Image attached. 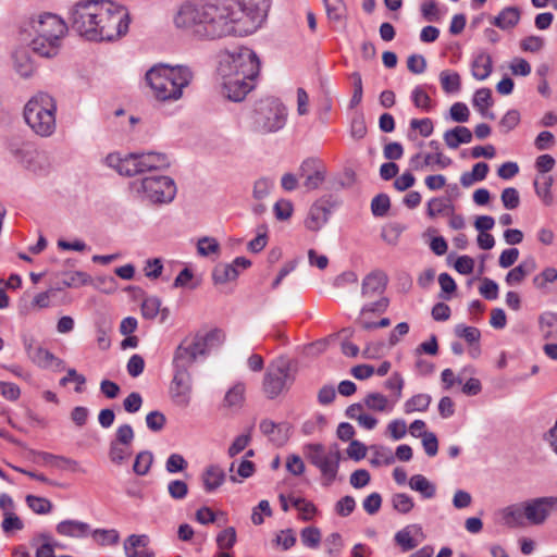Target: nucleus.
<instances>
[{"label": "nucleus", "instance_id": "22", "mask_svg": "<svg viewBox=\"0 0 557 557\" xmlns=\"http://www.w3.org/2000/svg\"><path fill=\"white\" fill-rule=\"evenodd\" d=\"M150 539L147 534H132L124 541L126 557H154V553L147 548Z\"/></svg>", "mask_w": 557, "mask_h": 557}, {"label": "nucleus", "instance_id": "15", "mask_svg": "<svg viewBox=\"0 0 557 557\" xmlns=\"http://www.w3.org/2000/svg\"><path fill=\"white\" fill-rule=\"evenodd\" d=\"M22 343L27 358L38 368L53 371L65 369L64 361L44 348L35 337L23 335Z\"/></svg>", "mask_w": 557, "mask_h": 557}, {"label": "nucleus", "instance_id": "44", "mask_svg": "<svg viewBox=\"0 0 557 557\" xmlns=\"http://www.w3.org/2000/svg\"><path fill=\"white\" fill-rule=\"evenodd\" d=\"M89 535L100 546H113L120 541V533L115 529H90Z\"/></svg>", "mask_w": 557, "mask_h": 557}, {"label": "nucleus", "instance_id": "45", "mask_svg": "<svg viewBox=\"0 0 557 557\" xmlns=\"http://www.w3.org/2000/svg\"><path fill=\"white\" fill-rule=\"evenodd\" d=\"M290 504L299 511V518L302 521H310L315 516L318 509L315 505L302 497L289 496Z\"/></svg>", "mask_w": 557, "mask_h": 557}, {"label": "nucleus", "instance_id": "36", "mask_svg": "<svg viewBox=\"0 0 557 557\" xmlns=\"http://www.w3.org/2000/svg\"><path fill=\"white\" fill-rule=\"evenodd\" d=\"M553 183L554 178L552 175H537L533 182L535 194L545 206H552L554 202L552 194Z\"/></svg>", "mask_w": 557, "mask_h": 557}, {"label": "nucleus", "instance_id": "23", "mask_svg": "<svg viewBox=\"0 0 557 557\" xmlns=\"http://www.w3.org/2000/svg\"><path fill=\"white\" fill-rule=\"evenodd\" d=\"M521 20V10L518 7H505L496 16L490 17V23L502 29L511 30L513 29Z\"/></svg>", "mask_w": 557, "mask_h": 557}, {"label": "nucleus", "instance_id": "35", "mask_svg": "<svg viewBox=\"0 0 557 557\" xmlns=\"http://www.w3.org/2000/svg\"><path fill=\"white\" fill-rule=\"evenodd\" d=\"M472 104L483 117L495 120V114L488 111V108L493 104L492 91L490 88L484 87L478 89L473 96Z\"/></svg>", "mask_w": 557, "mask_h": 557}, {"label": "nucleus", "instance_id": "63", "mask_svg": "<svg viewBox=\"0 0 557 557\" xmlns=\"http://www.w3.org/2000/svg\"><path fill=\"white\" fill-rule=\"evenodd\" d=\"M273 187V181L267 177L257 180L253 184L252 196L256 200L264 199Z\"/></svg>", "mask_w": 557, "mask_h": 557}, {"label": "nucleus", "instance_id": "10", "mask_svg": "<svg viewBox=\"0 0 557 557\" xmlns=\"http://www.w3.org/2000/svg\"><path fill=\"white\" fill-rule=\"evenodd\" d=\"M305 457L318 468L323 479V485L330 486L337 476L342 459L337 445L325 448L322 444H308L304 447Z\"/></svg>", "mask_w": 557, "mask_h": 557}, {"label": "nucleus", "instance_id": "55", "mask_svg": "<svg viewBox=\"0 0 557 557\" xmlns=\"http://www.w3.org/2000/svg\"><path fill=\"white\" fill-rule=\"evenodd\" d=\"M447 211L453 212L454 208L443 198L435 197L428 202L426 212L430 218H435L440 214L446 213Z\"/></svg>", "mask_w": 557, "mask_h": 557}, {"label": "nucleus", "instance_id": "7", "mask_svg": "<svg viewBox=\"0 0 557 557\" xmlns=\"http://www.w3.org/2000/svg\"><path fill=\"white\" fill-rule=\"evenodd\" d=\"M97 24V34L91 41H112L127 33L128 11L110 0H101Z\"/></svg>", "mask_w": 557, "mask_h": 557}, {"label": "nucleus", "instance_id": "13", "mask_svg": "<svg viewBox=\"0 0 557 557\" xmlns=\"http://www.w3.org/2000/svg\"><path fill=\"white\" fill-rule=\"evenodd\" d=\"M173 24L176 29L205 40V3L185 2L173 14Z\"/></svg>", "mask_w": 557, "mask_h": 557}, {"label": "nucleus", "instance_id": "26", "mask_svg": "<svg viewBox=\"0 0 557 557\" xmlns=\"http://www.w3.org/2000/svg\"><path fill=\"white\" fill-rule=\"evenodd\" d=\"M523 503L522 504H513L500 509L497 515L499 521L509 528H517L524 524L525 515Z\"/></svg>", "mask_w": 557, "mask_h": 557}, {"label": "nucleus", "instance_id": "47", "mask_svg": "<svg viewBox=\"0 0 557 557\" xmlns=\"http://www.w3.org/2000/svg\"><path fill=\"white\" fill-rule=\"evenodd\" d=\"M221 246L214 237L205 236L197 242V252L201 257L219 256Z\"/></svg>", "mask_w": 557, "mask_h": 557}, {"label": "nucleus", "instance_id": "25", "mask_svg": "<svg viewBox=\"0 0 557 557\" xmlns=\"http://www.w3.org/2000/svg\"><path fill=\"white\" fill-rule=\"evenodd\" d=\"M55 530L62 536L83 539L89 535L90 525L79 520L67 519L59 522Z\"/></svg>", "mask_w": 557, "mask_h": 557}, {"label": "nucleus", "instance_id": "19", "mask_svg": "<svg viewBox=\"0 0 557 557\" xmlns=\"http://www.w3.org/2000/svg\"><path fill=\"white\" fill-rule=\"evenodd\" d=\"M299 177L304 180L302 185L307 190H314L325 180V166L317 158H308L299 166Z\"/></svg>", "mask_w": 557, "mask_h": 557}, {"label": "nucleus", "instance_id": "11", "mask_svg": "<svg viewBox=\"0 0 557 557\" xmlns=\"http://www.w3.org/2000/svg\"><path fill=\"white\" fill-rule=\"evenodd\" d=\"M133 189L151 203H170L176 195V185L173 178L165 175L144 177L132 183Z\"/></svg>", "mask_w": 557, "mask_h": 557}, {"label": "nucleus", "instance_id": "16", "mask_svg": "<svg viewBox=\"0 0 557 557\" xmlns=\"http://www.w3.org/2000/svg\"><path fill=\"white\" fill-rule=\"evenodd\" d=\"M525 520L532 525L543 524L553 509L557 508V496H546L523 503Z\"/></svg>", "mask_w": 557, "mask_h": 557}, {"label": "nucleus", "instance_id": "64", "mask_svg": "<svg viewBox=\"0 0 557 557\" xmlns=\"http://www.w3.org/2000/svg\"><path fill=\"white\" fill-rule=\"evenodd\" d=\"M161 307V300L158 297H147L141 305V312L146 319H154Z\"/></svg>", "mask_w": 557, "mask_h": 557}, {"label": "nucleus", "instance_id": "17", "mask_svg": "<svg viewBox=\"0 0 557 557\" xmlns=\"http://www.w3.org/2000/svg\"><path fill=\"white\" fill-rule=\"evenodd\" d=\"M106 163L123 176L131 177L143 174L139 152L128 153L124 157L116 152L110 153L106 158Z\"/></svg>", "mask_w": 557, "mask_h": 557}, {"label": "nucleus", "instance_id": "56", "mask_svg": "<svg viewBox=\"0 0 557 557\" xmlns=\"http://www.w3.org/2000/svg\"><path fill=\"white\" fill-rule=\"evenodd\" d=\"M393 508L399 513H408L414 506L413 499L405 493H396L392 496Z\"/></svg>", "mask_w": 557, "mask_h": 557}, {"label": "nucleus", "instance_id": "28", "mask_svg": "<svg viewBox=\"0 0 557 557\" xmlns=\"http://www.w3.org/2000/svg\"><path fill=\"white\" fill-rule=\"evenodd\" d=\"M493 61L492 57L485 52L480 51L473 55L471 62V74L478 81H485L492 73Z\"/></svg>", "mask_w": 557, "mask_h": 557}, {"label": "nucleus", "instance_id": "29", "mask_svg": "<svg viewBox=\"0 0 557 557\" xmlns=\"http://www.w3.org/2000/svg\"><path fill=\"white\" fill-rule=\"evenodd\" d=\"M330 210L320 202L311 206L308 216L305 220V226L312 232H318L326 224Z\"/></svg>", "mask_w": 557, "mask_h": 557}, {"label": "nucleus", "instance_id": "50", "mask_svg": "<svg viewBox=\"0 0 557 557\" xmlns=\"http://www.w3.org/2000/svg\"><path fill=\"white\" fill-rule=\"evenodd\" d=\"M153 462V455L149 450H143L137 454L134 465H133V471L137 475H146Z\"/></svg>", "mask_w": 557, "mask_h": 557}, {"label": "nucleus", "instance_id": "54", "mask_svg": "<svg viewBox=\"0 0 557 557\" xmlns=\"http://www.w3.org/2000/svg\"><path fill=\"white\" fill-rule=\"evenodd\" d=\"M455 334L456 336L463 338L470 345L479 343L481 338V332L479 329L465 324H457L455 326Z\"/></svg>", "mask_w": 557, "mask_h": 557}, {"label": "nucleus", "instance_id": "52", "mask_svg": "<svg viewBox=\"0 0 557 557\" xmlns=\"http://www.w3.org/2000/svg\"><path fill=\"white\" fill-rule=\"evenodd\" d=\"M237 541L236 530L228 527L218 533L215 542L220 550H228L234 547Z\"/></svg>", "mask_w": 557, "mask_h": 557}, {"label": "nucleus", "instance_id": "41", "mask_svg": "<svg viewBox=\"0 0 557 557\" xmlns=\"http://www.w3.org/2000/svg\"><path fill=\"white\" fill-rule=\"evenodd\" d=\"M411 490L419 492L424 498H433L436 494L435 485L422 474H414L409 480Z\"/></svg>", "mask_w": 557, "mask_h": 557}, {"label": "nucleus", "instance_id": "14", "mask_svg": "<svg viewBox=\"0 0 557 557\" xmlns=\"http://www.w3.org/2000/svg\"><path fill=\"white\" fill-rule=\"evenodd\" d=\"M290 371V361L283 357L269 364L262 384L268 398L273 399L277 397L293 384L295 377Z\"/></svg>", "mask_w": 557, "mask_h": 557}, {"label": "nucleus", "instance_id": "27", "mask_svg": "<svg viewBox=\"0 0 557 557\" xmlns=\"http://www.w3.org/2000/svg\"><path fill=\"white\" fill-rule=\"evenodd\" d=\"M13 66L15 72L23 78L30 77L35 72V63L25 47H21L13 52Z\"/></svg>", "mask_w": 557, "mask_h": 557}, {"label": "nucleus", "instance_id": "6", "mask_svg": "<svg viewBox=\"0 0 557 557\" xmlns=\"http://www.w3.org/2000/svg\"><path fill=\"white\" fill-rule=\"evenodd\" d=\"M223 337L220 330H212L206 334L196 333L184 337L173 352V369L189 371L194 363L207 357L209 345L213 342L221 343Z\"/></svg>", "mask_w": 557, "mask_h": 557}, {"label": "nucleus", "instance_id": "4", "mask_svg": "<svg viewBox=\"0 0 557 557\" xmlns=\"http://www.w3.org/2000/svg\"><path fill=\"white\" fill-rule=\"evenodd\" d=\"M194 73L187 65H169L164 63L152 66L146 73V82L153 96L161 101H176L183 90L193 81Z\"/></svg>", "mask_w": 557, "mask_h": 557}, {"label": "nucleus", "instance_id": "38", "mask_svg": "<svg viewBox=\"0 0 557 557\" xmlns=\"http://www.w3.org/2000/svg\"><path fill=\"white\" fill-rule=\"evenodd\" d=\"M225 480V473L219 466H210L202 474L203 486L207 492L216 490Z\"/></svg>", "mask_w": 557, "mask_h": 557}, {"label": "nucleus", "instance_id": "60", "mask_svg": "<svg viewBox=\"0 0 557 557\" xmlns=\"http://www.w3.org/2000/svg\"><path fill=\"white\" fill-rule=\"evenodd\" d=\"M391 206L389 197L386 194L376 195L371 201V210L374 216H384Z\"/></svg>", "mask_w": 557, "mask_h": 557}, {"label": "nucleus", "instance_id": "24", "mask_svg": "<svg viewBox=\"0 0 557 557\" xmlns=\"http://www.w3.org/2000/svg\"><path fill=\"white\" fill-rule=\"evenodd\" d=\"M386 284V274L382 271H373L363 278L361 294L367 298L379 296L385 290Z\"/></svg>", "mask_w": 557, "mask_h": 557}, {"label": "nucleus", "instance_id": "30", "mask_svg": "<svg viewBox=\"0 0 557 557\" xmlns=\"http://www.w3.org/2000/svg\"><path fill=\"white\" fill-rule=\"evenodd\" d=\"M536 261L533 257H529L524 259L519 265L511 269L506 277L505 281L509 286L518 285L520 284L525 276L530 275L536 270Z\"/></svg>", "mask_w": 557, "mask_h": 557}, {"label": "nucleus", "instance_id": "9", "mask_svg": "<svg viewBox=\"0 0 557 557\" xmlns=\"http://www.w3.org/2000/svg\"><path fill=\"white\" fill-rule=\"evenodd\" d=\"M9 150L12 157L34 176L47 177L54 170L53 157L48 151L35 149L24 143H13Z\"/></svg>", "mask_w": 557, "mask_h": 557}, {"label": "nucleus", "instance_id": "3", "mask_svg": "<svg viewBox=\"0 0 557 557\" xmlns=\"http://www.w3.org/2000/svg\"><path fill=\"white\" fill-rule=\"evenodd\" d=\"M66 30L67 26L63 20L51 13L30 17L23 28L30 38V49L45 58H52L59 53L61 39Z\"/></svg>", "mask_w": 557, "mask_h": 557}, {"label": "nucleus", "instance_id": "8", "mask_svg": "<svg viewBox=\"0 0 557 557\" xmlns=\"http://www.w3.org/2000/svg\"><path fill=\"white\" fill-rule=\"evenodd\" d=\"M288 116L287 108L277 99H265L255 109L251 128L267 135L284 128Z\"/></svg>", "mask_w": 557, "mask_h": 557}, {"label": "nucleus", "instance_id": "37", "mask_svg": "<svg viewBox=\"0 0 557 557\" xmlns=\"http://www.w3.org/2000/svg\"><path fill=\"white\" fill-rule=\"evenodd\" d=\"M490 166L485 162H478L473 165L471 172H465L460 176V184L468 188L476 182H482L486 178Z\"/></svg>", "mask_w": 557, "mask_h": 557}, {"label": "nucleus", "instance_id": "49", "mask_svg": "<svg viewBox=\"0 0 557 557\" xmlns=\"http://www.w3.org/2000/svg\"><path fill=\"white\" fill-rule=\"evenodd\" d=\"M420 12L426 22H440L443 17V12L435 0H424L420 5Z\"/></svg>", "mask_w": 557, "mask_h": 557}, {"label": "nucleus", "instance_id": "43", "mask_svg": "<svg viewBox=\"0 0 557 557\" xmlns=\"http://www.w3.org/2000/svg\"><path fill=\"white\" fill-rule=\"evenodd\" d=\"M440 83L446 94H457L461 89L460 75L450 70H445L440 73Z\"/></svg>", "mask_w": 557, "mask_h": 557}, {"label": "nucleus", "instance_id": "48", "mask_svg": "<svg viewBox=\"0 0 557 557\" xmlns=\"http://www.w3.org/2000/svg\"><path fill=\"white\" fill-rule=\"evenodd\" d=\"M25 502L29 509L37 515H47L50 513L53 505L52 503L45 497L27 495Z\"/></svg>", "mask_w": 557, "mask_h": 557}, {"label": "nucleus", "instance_id": "46", "mask_svg": "<svg viewBox=\"0 0 557 557\" xmlns=\"http://www.w3.org/2000/svg\"><path fill=\"white\" fill-rule=\"evenodd\" d=\"M132 455L131 445L110 443L109 459L116 466L123 465Z\"/></svg>", "mask_w": 557, "mask_h": 557}, {"label": "nucleus", "instance_id": "40", "mask_svg": "<svg viewBox=\"0 0 557 557\" xmlns=\"http://www.w3.org/2000/svg\"><path fill=\"white\" fill-rule=\"evenodd\" d=\"M245 384L240 382L231 387L225 394L224 407L238 410L245 401Z\"/></svg>", "mask_w": 557, "mask_h": 557}, {"label": "nucleus", "instance_id": "20", "mask_svg": "<svg viewBox=\"0 0 557 557\" xmlns=\"http://www.w3.org/2000/svg\"><path fill=\"white\" fill-rule=\"evenodd\" d=\"M191 375L189 371L173 369L171 395L175 404L186 407L190 401Z\"/></svg>", "mask_w": 557, "mask_h": 557}, {"label": "nucleus", "instance_id": "58", "mask_svg": "<svg viewBox=\"0 0 557 557\" xmlns=\"http://www.w3.org/2000/svg\"><path fill=\"white\" fill-rule=\"evenodd\" d=\"M557 280V270L553 267L545 268L541 273L534 276L533 284L537 289H545L547 284Z\"/></svg>", "mask_w": 557, "mask_h": 557}, {"label": "nucleus", "instance_id": "39", "mask_svg": "<svg viewBox=\"0 0 557 557\" xmlns=\"http://www.w3.org/2000/svg\"><path fill=\"white\" fill-rule=\"evenodd\" d=\"M37 456L45 466H50L58 469H75L77 466V461L73 459L46 451H39L37 453Z\"/></svg>", "mask_w": 557, "mask_h": 557}, {"label": "nucleus", "instance_id": "31", "mask_svg": "<svg viewBox=\"0 0 557 557\" xmlns=\"http://www.w3.org/2000/svg\"><path fill=\"white\" fill-rule=\"evenodd\" d=\"M143 173L148 171L165 170L171 165V160L161 152H140Z\"/></svg>", "mask_w": 557, "mask_h": 557}, {"label": "nucleus", "instance_id": "59", "mask_svg": "<svg viewBox=\"0 0 557 557\" xmlns=\"http://www.w3.org/2000/svg\"><path fill=\"white\" fill-rule=\"evenodd\" d=\"M519 45L521 50L535 53L544 48L545 40L541 36L531 35L522 38Z\"/></svg>", "mask_w": 557, "mask_h": 557}, {"label": "nucleus", "instance_id": "1", "mask_svg": "<svg viewBox=\"0 0 557 557\" xmlns=\"http://www.w3.org/2000/svg\"><path fill=\"white\" fill-rule=\"evenodd\" d=\"M271 0H222L205 3V40L255 33L268 16Z\"/></svg>", "mask_w": 557, "mask_h": 557}, {"label": "nucleus", "instance_id": "5", "mask_svg": "<svg viewBox=\"0 0 557 557\" xmlns=\"http://www.w3.org/2000/svg\"><path fill=\"white\" fill-rule=\"evenodd\" d=\"M27 126L37 136L51 137L57 129V101L48 92L35 94L25 104L23 111Z\"/></svg>", "mask_w": 557, "mask_h": 557}, {"label": "nucleus", "instance_id": "18", "mask_svg": "<svg viewBox=\"0 0 557 557\" xmlns=\"http://www.w3.org/2000/svg\"><path fill=\"white\" fill-rule=\"evenodd\" d=\"M251 265V261L245 257H237L231 263H218L212 270V281L214 285H223L235 281L240 270H246Z\"/></svg>", "mask_w": 557, "mask_h": 557}, {"label": "nucleus", "instance_id": "61", "mask_svg": "<svg viewBox=\"0 0 557 557\" xmlns=\"http://www.w3.org/2000/svg\"><path fill=\"white\" fill-rule=\"evenodd\" d=\"M451 159L443 152L425 153L423 157L422 165L432 166L437 165L440 169H446L451 164Z\"/></svg>", "mask_w": 557, "mask_h": 557}, {"label": "nucleus", "instance_id": "42", "mask_svg": "<svg viewBox=\"0 0 557 557\" xmlns=\"http://www.w3.org/2000/svg\"><path fill=\"white\" fill-rule=\"evenodd\" d=\"M329 21L341 23L346 17L345 0H322Z\"/></svg>", "mask_w": 557, "mask_h": 557}, {"label": "nucleus", "instance_id": "2", "mask_svg": "<svg viewBox=\"0 0 557 557\" xmlns=\"http://www.w3.org/2000/svg\"><path fill=\"white\" fill-rule=\"evenodd\" d=\"M261 61L248 47H238L219 55L218 75L222 95L233 102L243 101L258 83Z\"/></svg>", "mask_w": 557, "mask_h": 557}, {"label": "nucleus", "instance_id": "53", "mask_svg": "<svg viewBox=\"0 0 557 557\" xmlns=\"http://www.w3.org/2000/svg\"><path fill=\"white\" fill-rule=\"evenodd\" d=\"M411 100L416 108L424 112L432 110V100L421 86H417L411 92Z\"/></svg>", "mask_w": 557, "mask_h": 557}, {"label": "nucleus", "instance_id": "51", "mask_svg": "<svg viewBox=\"0 0 557 557\" xmlns=\"http://www.w3.org/2000/svg\"><path fill=\"white\" fill-rule=\"evenodd\" d=\"M431 404L429 394H417L405 403V412L425 411Z\"/></svg>", "mask_w": 557, "mask_h": 557}, {"label": "nucleus", "instance_id": "12", "mask_svg": "<svg viewBox=\"0 0 557 557\" xmlns=\"http://www.w3.org/2000/svg\"><path fill=\"white\" fill-rule=\"evenodd\" d=\"M101 0H81L70 10L69 22L71 28L79 36L91 41L97 32V18Z\"/></svg>", "mask_w": 557, "mask_h": 557}, {"label": "nucleus", "instance_id": "21", "mask_svg": "<svg viewBox=\"0 0 557 557\" xmlns=\"http://www.w3.org/2000/svg\"><path fill=\"white\" fill-rule=\"evenodd\" d=\"M259 428L262 434L277 447L285 445L289 438L290 426L288 423H275L272 420L264 419L260 422Z\"/></svg>", "mask_w": 557, "mask_h": 557}, {"label": "nucleus", "instance_id": "62", "mask_svg": "<svg viewBox=\"0 0 557 557\" xmlns=\"http://www.w3.org/2000/svg\"><path fill=\"white\" fill-rule=\"evenodd\" d=\"M500 200L503 206L508 210H515L520 205V196L516 188L507 187L502 191Z\"/></svg>", "mask_w": 557, "mask_h": 557}, {"label": "nucleus", "instance_id": "32", "mask_svg": "<svg viewBox=\"0 0 557 557\" xmlns=\"http://www.w3.org/2000/svg\"><path fill=\"white\" fill-rule=\"evenodd\" d=\"M446 146L450 149H457L461 144L472 141V132L466 126H456L448 129L443 135Z\"/></svg>", "mask_w": 557, "mask_h": 557}, {"label": "nucleus", "instance_id": "34", "mask_svg": "<svg viewBox=\"0 0 557 557\" xmlns=\"http://www.w3.org/2000/svg\"><path fill=\"white\" fill-rule=\"evenodd\" d=\"M416 534H422L421 528L417 524L407 525L395 534V542L403 550H411L419 545V541L414 539Z\"/></svg>", "mask_w": 557, "mask_h": 557}, {"label": "nucleus", "instance_id": "33", "mask_svg": "<svg viewBox=\"0 0 557 557\" xmlns=\"http://www.w3.org/2000/svg\"><path fill=\"white\" fill-rule=\"evenodd\" d=\"M395 400H389L385 395L372 392L364 396L366 408L375 412H391L394 409Z\"/></svg>", "mask_w": 557, "mask_h": 557}, {"label": "nucleus", "instance_id": "57", "mask_svg": "<svg viewBox=\"0 0 557 557\" xmlns=\"http://www.w3.org/2000/svg\"><path fill=\"white\" fill-rule=\"evenodd\" d=\"M301 542L305 546L315 548L321 542V531L315 527H307L300 532Z\"/></svg>", "mask_w": 557, "mask_h": 557}]
</instances>
